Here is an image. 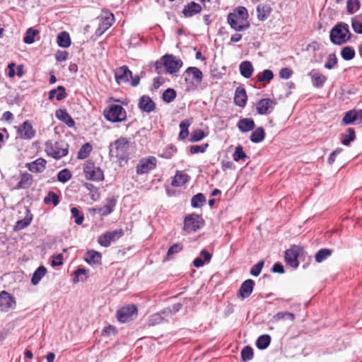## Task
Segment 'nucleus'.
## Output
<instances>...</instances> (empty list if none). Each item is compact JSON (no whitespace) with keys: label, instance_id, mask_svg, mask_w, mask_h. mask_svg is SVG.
Returning <instances> with one entry per match:
<instances>
[{"label":"nucleus","instance_id":"41","mask_svg":"<svg viewBox=\"0 0 362 362\" xmlns=\"http://www.w3.org/2000/svg\"><path fill=\"white\" fill-rule=\"evenodd\" d=\"M347 133H343L341 134V144L344 146H349L350 143L355 140V131L353 128H349L347 129Z\"/></svg>","mask_w":362,"mask_h":362},{"label":"nucleus","instance_id":"7","mask_svg":"<svg viewBox=\"0 0 362 362\" xmlns=\"http://www.w3.org/2000/svg\"><path fill=\"white\" fill-rule=\"evenodd\" d=\"M204 225V221L200 215L191 214L185 216L183 230L188 233L195 232Z\"/></svg>","mask_w":362,"mask_h":362},{"label":"nucleus","instance_id":"3","mask_svg":"<svg viewBox=\"0 0 362 362\" xmlns=\"http://www.w3.org/2000/svg\"><path fill=\"white\" fill-rule=\"evenodd\" d=\"M186 90H194L202 83L203 79L202 71L197 67H188L183 73Z\"/></svg>","mask_w":362,"mask_h":362},{"label":"nucleus","instance_id":"31","mask_svg":"<svg viewBox=\"0 0 362 362\" xmlns=\"http://www.w3.org/2000/svg\"><path fill=\"white\" fill-rule=\"evenodd\" d=\"M239 69L240 74L245 78H250L254 71L252 64L249 61H244L241 62L239 66Z\"/></svg>","mask_w":362,"mask_h":362},{"label":"nucleus","instance_id":"56","mask_svg":"<svg viewBox=\"0 0 362 362\" xmlns=\"http://www.w3.org/2000/svg\"><path fill=\"white\" fill-rule=\"evenodd\" d=\"M357 120V115L356 110H350L345 113L342 122L345 124H349Z\"/></svg>","mask_w":362,"mask_h":362},{"label":"nucleus","instance_id":"29","mask_svg":"<svg viewBox=\"0 0 362 362\" xmlns=\"http://www.w3.org/2000/svg\"><path fill=\"white\" fill-rule=\"evenodd\" d=\"M189 179V176L187 173L178 170L176 172L171 185L173 187H181L187 182Z\"/></svg>","mask_w":362,"mask_h":362},{"label":"nucleus","instance_id":"63","mask_svg":"<svg viewBox=\"0 0 362 362\" xmlns=\"http://www.w3.org/2000/svg\"><path fill=\"white\" fill-rule=\"evenodd\" d=\"M177 152L176 147L173 145L170 144L165 147V148L163 150V152L161 155L162 157L165 158H170L172 156Z\"/></svg>","mask_w":362,"mask_h":362},{"label":"nucleus","instance_id":"35","mask_svg":"<svg viewBox=\"0 0 362 362\" xmlns=\"http://www.w3.org/2000/svg\"><path fill=\"white\" fill-rule=\"evenodd\" d=\"M114 21L115 18L112 13H109L108 16H105L97 33L100 32V35H101L112 25Z\"/></svg>","mask_w":362,"mask_h":362},{"label":"nucleus","instance_id":"47","mask_svg":"<svg viewBox=\"0 0 362 362\" xmlns=\"http://www.w3.org/2000/svg\"><path fill=\"white\" fill-rule=\"evenodd\" d=\"M43 202L45 204H52L54 206H57L59 203V197L55 192L50 191L44 198Z\"/></svg>","mask_w":362,"mask_h":362},{"label":"nucleus","instance_id":"21","mask_svg":"<svg viewBox=\"0 0 362 362\" xmlns=\"http://www.w3.org/2000/svg\"><path fill=\"white\" fill-rule=\"evenodd\" d=\"M255 286V281L252 279H247L243 282L239 288V295L243 298H248L252 293Z\"/></svg>","mask_w":362,"mask_h":362},{"label":"nucleus","instance_id":"61","mask_svg":"<svg viewBox=\"0 0 362 362\" xmlns=\"http://www.w3.org/2000/svg\"><path fill=\"white\" fill-rule=\"evenodd\" d=\"M71 213L72 216L74 218V221L77 225L82 224L84 216L83 214L76 207H72L71 209Z\"/></svg>","mask_w":362,"mask_h":362},{"label":"nucleus","instance_id":"4","mask_svg":"<svg viewBox=\"0 0 362 362\" xmlns=\"http://www.w3.org/2000/svg\"><path fill=\"white\" fill-rule=\"evenodd\" d=\"M45 150L49 156L60 159L68 154L69 144L64 141L48 140L45 144Z\"/></svg>","mask_w":362,"mask_h":362},{"label":"nucleus","instance_id":"42","mask_svg":"<svg viewBox=\"0 0 362 362\" xmlns=\"http://www.w3.org/2000/svg\"><path fill=\"white\" fill-rule=\"evenodd\" d=\"M332 253V250L327 248L320 249L315 256V261L317 263L322 262L327 259Z\"/></svg>","mask_w":362,"mask_h":362},{"label":"nucleus","instance_id":"1","mask_svg":"<svg viewBox=\"0 0 362 362\" xmlns=\"http://www.w3.org/2000/svg\"><path fill=\"white\" fill-rule=\"evenodd\" d=\"M129 141L125 137H119L109 146V155L110 158H116L119 162H127L129 159L128 150Z\"/></svg>","mask_w":362,"mask_h":362},{"label":"nucleus","instance_id":"19","mask_svg":"<svg viewBox=\"0 0 362 362\" xmlns=\"http://www.w3.org/2000/svg\"><path fill=\"white\" fill-rule=\"evenodd\" d=\"M105 201L106 204L103 206L94 209V211L101 216H105L110 214L116 206L117 201L114 197H109L106 198Z\"/></svg>","mask_w":362,"mask_h":362},{"label":"nucleus","instance_id":"13","mask_svg":"<svg viewBox=\"0 0 362 362\" xmlns=\"http://www.w3.org/2000/svg\"><path fill=\"white\" fill-rule=\"evenodd\" d=\"M239 18L241 21L249 22L248 21V12L245 7L244 6H238L234 9L233 12L228 13L227 21L230 27L235 26V19Z\"/></svg>","mask_w":362,"mask_h":362},{"label":"nucleus","instance_id":"54","mask_svg":"<svg viewBox=\"0 0 362 362\" xmlns=\"http://www.w3.org/2000/svg\"><path fill=\"white\" fill-rule=\"evenodd\" d=\"M176 91L173 88L166 89L162 95V99L167 103H170L176 98Z\"/></svg>","mask_w":362,"mask_h":362},{"label":"nucleus","instance_id":"60","mask_svg":"<svg viewBox=\"0 0 362 362\" xmlns=\"http://www.w3.org/2000/svg\"><path fill=\"white\" fill-rule=\"evenodd\" d=\"M71 178V173L69 170L65 168L60 170L57 175V179L59 182L65 183Z\"/></svg>","mask_w":362,"mask_h":362},{"label":"nucleus","instance_id":"39","mask_svg":"<svg viewBox=\"0 0 362 362\" xmlns=\"http://www.w3.org/2000/svg\"><path fill=\"white\" fill-rule=\"evenodd\" d=\"M265 138V132L263 127L257 128L250 135V139L252 143H259Z\"/></svg>","mask_w":362,"mask_h":362},{"label":"nucleus","instance_id":"28","mask_svg":"<svg viewBox=\"0 0 362 362\" xmlns=\"http://www.w3.org/2000/svg\"><path fill=\"white\" fill-rule=\"evenodd\" d=\"M238 127L242 132H248L254 129L255 124L251 118H243L239 120Z\"/></svg>","mask_w":362,"mask_h":362},{"label":"nucleus","instance_id":"36","mask_svg":"<svg viewBox=\"0 0 362 362\" xmlns=\"http://www.w3.org/2000/svg\"><path fill=\"white\" fill-rule=\"evenodd\" d=\"M46 273L47 269L44 266H40L33 274L31 284L34 286L37 285Z\"/></svg>","mask_w":362,"mask_h":362},{"label":"nucleus","instance_id":"48","mask_svg":"<svg viewBox=\"0 0 362 362\" xmlns=\"http://www.w3.org/2000/svg\"><path fill=\"white\" fill-rule=\"evenodd\" d=\"M295 319V315L289 312H279L273 316V320L278 322L282 320H289L293 321Z\"/></svg>","mask_w":362,"mask_h":362},{"label":"nucleus","instance_id":"49","mask_svg":"<svg viewBox=\"0 0 362 362\" xmlns=\"http://www.w3.org/2000/svg\"><path fill=\"white\" fill-rule=\"evenodd\" d=\"M31 221H32V216H26L24 218L19 220L16 223V224L13 227V230H21L26 228L27 226H28L30 224Z\"/></svg>","mask_w":362,"mask_h":362},{"label":"nucleus","instance_id":"52","mask_svg":"<svg viewBox=\"0 0 362 362\" xmlns=\"http://www.w3.org/2000/svg\"><path fill=\"white\" fill-rule=\"evenodd\" d=\"M355 54V50L350 46L344 47L341 51L342 58L346 61L354 59Z\"/></svg>","mask_w":362,"mask_h":362},{"label":"nucleus","instance_id":"10","mask_svg":"<svg viewBox=\"0 0 362 362\" xmlns=\"http://www.w3.org/2000/svg\"><path fill=\"white\" fill-rule=\"evenodd\" d=\"M163 64L168 73L174 74L182 67L183 63L180 59H177L173 54H165L162 57Z\"/></svg>","mask_w":362,"mask_h":362},{"label":"nucleus","instance_id":"33","mask_svg":"<svg viewBox=\"0 0 362 362\" xmlns=\"http://www.w3.org/2000/svg\"><path fill=\"white\" fill-rule=\"evenodd\" d=\"M66 97L65 88L62 86H59L57 88L52 89L49 92V100H52L54 98L57 100H62Z\"/></svg>","mask_w":362,"mask_h":362},{"label":"nucleus","instance_id":"26","mask_svg":"<svg viewBox=\"0 0 362 362\" xmlns=\"http://www.w3.org/2000/svg\"><path fill=\"white\" fill-rule=\"evenodd\" d=\"M212 257V255L206 250H202L200 252V257H197L193 261V266L199 268L209 263Z\"/></svg>","mask_w":362,"mask_h":362},{"label":"nucleus","instance_id":"40","mask_svg":"<svg viewBox=\"0 0 362 362\" xmlns=\"http://www.w3.org/2000/svg\"><path fill=\"white\" fill-rule=\"evenodd\" d=\"M271 342V337L269 334L259 336L256 341V346L260 350L267 349Z\"/></svg>","mask_w":362,"mask_h":362},{"label":"nucleus","instance_id":"23","mask_svg":"<svg viewBox=\"0 0 362 362\" xmlns=\"http://www.w3.org/2000/svg\"><path fill=\"white\" fill-rule=\"evenodd\" d=\"M172 311L169 308H165L160 313L153 314L150 316L148 325L154 326L160 324L164 320L165 317H168L167 314H171Z\"/></svg>","mask_w":362,"mask_h":362},{"label":"nucleus","instance_id":"12","mask_svg":"<svg viewBox=\"0 0 362 362\" xmlns=\"http://www.w3.org/2000/svg\"><path fill=\"white\" fill-rule=\"evenodd\" d=\"M276 102L270 98H263L259 100L256 105V110L259 115H267L272 112Z\"/></svg>","mask_w":362,"mask_h":362},{"label":"nucleus","instance_id":"24","mask_svg":"<svg viewBox=\"0 0 362 362\" xmlns=\"http://www.w3.org/2000/svg\"><path fill=\"white\" fill-rule=\"evenodd\" d=\"M201 11V6L197 3L192 1L184 7L182 10V13L185 17L189 18L200 13Z\"/></svg>","mask_w":362,"mask_h":362},{"label":"nucleus","instance_id":"45","mask_svg":"<svg viewBox=\"0 0 362 362\" xmlns=\"http://www.w3.org/2000/svg\"><path fill=\"white\" fill-rule=\"evenodd\" d=\"M92 146L89 143L83 144L78 152L77 157L78 159H85L88 157L92 151Z\"/></svg>","mask_w":362,"mask_h":362},{"label":"nucleus","instance_id":"16","mask_svg":"<svg viewBox=\"0 0 362 362\" xmlns=\"http://www.w3.org/2000/svg\"><path fill=\"white\" fill-rule=\"evenodd\" d=\"M18 134L22 139H30L35 136V131L28 121H25L18 127Z\"/></svg>","mask_w":362,"mask_h":362},{"label":"nucleus","instance_id":"58","mask_svg":"<svg viewBox=\"0 0 362 362\" xmlns=\"http://www.w3.org/2000/svg\"><path fill=\"white\" fill-rule=\"evenodd\" d=\"M347 11L352 14L357 11L361 7L359 0H348L347 2Z\"/></svg>","mask_w":362,"mask_h":362},{"label":"nucleus","instance_id":"44","mask_svg":"<svg viewBox=\"0 0 362 362\" xmlns=\"http://www.w3.org/2000/svg\"><path fill=\"white\" fill-rule=\"evenodd\" d=\"M206 202V198L202 193H198L192 197L191 205L193 208H199Z\"/></svg>","mask_w":362,"mask_h":362},{"label":"nucleus","instance_id":"50","mask_svg":"<svg viewBox=\"0 0 362 362\" xmlns=\"http://www.w3.org/2000/svg\"><path fill=\"white\" fill-rule=\"evenodd\" d=\"M233 158V160L237 162L240 160L245 161L246 159L249 158L247 154L243 151V148L241 146H238L235 148Z\"/></svg>","mask_w":362,"mask_h":362},{"label":"nucleus","instance_id":"64","mask_svg":"<svg viewBox=\"0 0 362 362\" xmlns=\"http://www.w3.org/2000/svg\"><path fill=\"white\" fill-rule=\"evenodd\" d=\"M264 261L261 260L258 262L257 264L253 265L250 269V274L254 276H257L261 273V271L264 267Z\"/></svg>","mask_w":362,"mask_h":362},{"label":"nucleus","instance_id":"34","mask_svg":"<svg viewBox=\"0 0 362 362\" xmlns=\"http://www.w3.org/2000/svg\"><path fill=\"white\" fill-rule=\"evenodd\" d=\"M33 183L32 175L29 173H23L21 176V180L15 187V189H26L28 188Z\"/></svg>","mask_w":362,"mask_h":362},{"label":"nucleus","instance_id":"53","mask_svg":"<svg viewBox=\"0 0 362 362\" xmlns=\"http://www.w3.org/2000/svg\"><path fill=\"white\" fill-rule=\"evenodd\" d=\"M351 25L356 33L362 34V15L353 18Z\"/></svg>","mask_w":362,"mask_h":362},{"label":"nucleus","instance_id":"8","mask_svg":"<svg viewBox=\"0 0 362 362\" xmlns=\"http://www.w3.org/2000/svg\"><path fill=\"white\" fill-rule=\"evenodd\" d=\"M83 173L87 180L93 181H101L104 179L103 170L99 167H95L93 162L87 161L83 166Z\"/></svg>","mask_w":362,"mask_h":362},{"label":"nucleus","instance_id":"9","mask_svg":"<svg viewBox=\"0 0 362 362\" xmlns=\"http://www.w3.org/2000/svg\"><path fill=\"white\" fill-rule=\"evenodd\" d=\"M124 230L121 228L107 231L99 236L98 243L105 247L110 245L111 243L115 242L124 235Z\"/></svg>","mask_w":362,"mask_h":362},{"label":"nucleus","instance_id":"62","mask_svg":"<svg viewBox=\"0 0 362 362\" xmlns=\"http://www.w3.org/2000/svg\"><path fill=\"white\" fill-rule=\"evenodd\" d=\"M205 134L202 129H196L193 131L189 137L190 142H197L201 141L202 139L205 137Z\"/></svg>","mask_w":362,"mask_h":362},{"label":"nucleus","instance_id":"55","mask_svg":"<svg viewBox=\"0 0 362 362\" xmlns=\"http://www.w3.org/2000/svg\"><path fill=\"white\" fill-rule=\"evenodd\" d=\"M183 249L182 243H175L170 247L167 252V256L169 259L173 258L176 254L181 252Z\"/></svg>","mask_w":362,"mask_h":362},{"label":"nucleus","instance_id":"14","mask_svg":"<svg viewBox=\"0 0 362 362\" xmlns=\"http://www.w3.org/2000/svg\"><path fill=\"white\" fill-rule=\"evenodd\" d=\"M137 315V308L134 305L122 308L117 313V320L121 322H127L133 319L134 315Z\"/></svg>","mask_w":362,"mask_h":362},{"label":"nucleus","instance_id":"46","mask_svg":"<svg viewBox=\"0 0 362 362\" xmlns=\"http://www.w3.org/2000/svg\"><path fill=\"white\" fill-rule=\"evenodd\" d=\"M39 31L33 28L27 30L25 35L23 37V42L26 44H33L35 42V37L38 35Z\"/></svg>","mask_w":362,"mask_h":362},{"label":"nucleus","instance_id":"15","mask_svg":"<svg viewBox=\"0 0 362 362\" xmlns=\"http://www.w3.org/2000/svg\"><path fill=\"white\" fill-rule=\"evenodd\" d=\"M16 300L8 292L3 291L0 293V310L8 312L16 307Z\"/></svg>","mask_w":362,"mask_h":362},{"label":"nucleus","instance_id":"32","mask_svg":"<svg viewBox=\"0 0 362 362\" xmlns=\"http://www.w3.org/2000/svg\"><path fill=\"white\" fill-rule=\"evenodd\" d=\"M102 255L99 252L89 250L86 253L85 261L89 264H100Z\"/></svg>","mask_w":362,"mask_h":362},{"label":"nucleus","instance_id":"17","mask_svg":"<svg viewBox=\"0 0 362 362\" xmlns=\"http://www.w3.org/2000/svg\"><path fill=\"white\" fill-rule=\"evenodd\" d=\"M115 77L117 83H127L129 81V78L132 77V71L127 66L124 65L115 70Z\"/></svg>","mask_w":362,"mask_h":362},{"label":"nucleus","instance_id":"57","mask_svg":"<svg viewBox=\"0 0 362 362\" xmlns=\"http://www.w3.org/2000/svg\"><path fill=\"white\" fill-rule=\"evenodd\" d=\"M83 186L89 191V194L93 200H96L99 197L98 188L91 183L86 182Z\"/></svg>","mask_w":362,"mask_h":362},{"label":"nucleus","instance_id":"5","mask_svg":"<svg viewBox=\"0 0 362 362\" xmlns=\"http://www.w3.org/2000/svg\"><path fill=\"white\" fill-rule=\"evenodd\" d=\"M103 115L109 122H121L126 119L127 112L122 105L111 104L105 108Z\"/></svg>","mask_w":362,"mask_h":362},{"label":"nucleus","instance_id":"11","mask_svg":"<svg viewBox=\"0 0 362 362\" xmlns=\"http://www.w3.org/2000/svg\"><path fill=\"white\" fill-rule=\"evenodd\" d=\"M157 160L154 156L142 158L136 166V173L139 175L148 173L156 167Z\"/></svg>","mask_w":362,"mask_h":362},{"label":"nucleus","instance_id":"59","mask_svg":"<svg viewBox=\"0 0 362 362\" xmlns=\"http://www.w3.org/2000/svg\"><path fill=\"white\" fill-rule=\"evenodd\" d=\"M235 21L236 25L231 28L235 31H243L247 30L250 26L249 22L241 21L238 17L235 19Z\"/></svg>","mask_w":362,"mask_h":362},{"label":"nucleus","instance_id":"2","mask_svg":"<svg viewBox=\"0 0 362 362\" xmlns=\"http://www.w3.org/2000/svg\"><path fill=\"white\" fill-rule=\"evenodd\" d=\"M351 37L349 26L346 23H337L330 30L329 37L331 42L334 45H341L348 42Z\"/></svg>","mask_w":362,"mask_h":362},{"label":"nucleus","instance_id":"6","mask_svg":"<svg viewBox=\"0 0 362 362\" xmlns=\"http://www.w3.org/2000/svg\"><path fill=\"white\" fill-rule=\"evenodd\" d=\"M303 247L296 245H291L289 249L286 250L284 254V259L287 265L296 269L299 265L298 258L303 254Z\"/></svg>","mask_w":362,"mask_h":362},{"label":"nucleus","instance_id":"30","mask_svg":"<svg viewBox=\"0 0 362 362\" xmlns=\"http://www.w3.org/2000/svg\"><path fill=\"white\" fill-rule=\"evenodd\" d=\"M46 160L39 158L33 162L28 164V168L33 173H41L45 169Z\"/></svg>","mask_w":362,"mask_h":362},{"label":"nucleus","instance_id":"38","mask_svg":"<svg viewBox=\"0 0 362 362\" xmlns=\"http://www.w3.org/2000/svg\"><path fill=\"white\" fill-rule=\"evenodd\" d=\"M57 44L61 47H69L71 45L69 34L65 31L59 33L57 35Z\"/></svg>","mask_w":362,"mask_h":362},{"label":"nucleus","instance_id":"18","mask_svg":"<svg viewBox=\"0 0 362 362\" xmlns=\"http://www.w3.org/2000/svg\"><path fill=\"white\" fill-rule=\"evenodd\" d=\"M139 108L145 112L150 113L155 110L156 104L148 95H142L138 103Z\"/></svg>","mask_w":362,"mask_h":362},{"label":"nucleus","instance_id":"22","mask_svg":"<svg viewBox=\"0 0 362 362\" xmlns=\"http://www.w3.org/2000/svg\"><path fill=\"white\" fill-rule=\"evenodd\" d=\"M247 96L244 88L238 87L235 91L234 103L236 105L243 107L246 105Z\"/></svg>","mask_w":362,"mask_h":362},{"label":"nucleus","instance_id":"27","mask_svg":"<svg viewBox=\"0 0 362 362\" xmlns=\"http://www.w3.org/2000/svg\"><path fill=\"white\" fill-rule=\"evenodd\" d=\"M56 117L65 123L69 127H74L75 122L65 110H57L55 113Z\"/></svg>","mask_w":362,"mask_h":362},{"label":"nucleus","instance_id":"20","mask_svg":"<svg viewBox=\"0 0 362 362\" xmlns=\"http://www.w3.org/2000/svg\"><path fill=\"white\" fill-rule=\"evenodd\" d=\"M308 76L311 78L313 86L317 88H322L327 81V77L316 69L310 71Z\"/></svg>","mask_w":362,"mask_h":362},{"label":"nucleus","instance_id":"51","mask_svg":"<svg viewBox=\"0 0 362 362\" xmlns=\"http://www.w3.org/2000/svg\"><path fill=\"white\" fill-rule=\"evenodd\" d=\"M254 356L253 349L250 346H245L241 351V358L243 362H247L252 359Z\"/></svg>","mask_w":362,"mask_h":362},{"label":"nucleus","instance_id":"25","mask_svg":"<svg viewBox=\"0 0 362 362\" xmlns=\"http://www.w3.org/2000/svg\"><path fill=\"white\" fill-rule=\"evenodd\" d=\"M212 257V255L206 250H202L200 252V257H197L193 261V266L199 268L209 263Z\"/></svg>","mask_w":362,"mask_h":362},{"label":"nucleus","instance_id":"37","mask_svg":"<svg viewBox=\"0 0 362 362\" xmlns=\"http://www.w3.org/2000/svg\"><path fill=\"white\" fill-rule=\"evenodd\" d=\"M257 18L259 21H265L269 16L271 8L265 4H259L257 7Z\"/></svg>","mask_w":362,"mask_h":362},{"label":"nucleus","instance_id":"43","mask_svg":"<svg viewBox=\"0 0 362 362\" xmlns=\"http://www.w3.org/2000/svg\"><path fill=\"white\" fill-rule=\"evenodd\" d=\"M274 78V74L269 69H265L257 75V79L259 82L269 83Z\"/></svg>","mask_w":362,"mask_h":362}]
</instances>
